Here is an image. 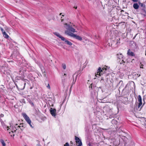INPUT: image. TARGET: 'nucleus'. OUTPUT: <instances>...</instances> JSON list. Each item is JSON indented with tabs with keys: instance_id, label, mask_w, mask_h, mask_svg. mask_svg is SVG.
I'll return each mask as SVG.
<instances>
[{
	"instance_id": "nucleus-1",
	"label": "nucleus",
	"mask_w": 146,
	"mask_h": 146,
	"mask_svg": "<svg viewBox=\"0 0 146 146\" xmlns=\"http://www.w3.org/2000/svg\"><path fill=\"white\" fill-rule=\"evenodd\" d=\"M65 33L66 34L70 36L75 38L81 41L82 40V38L80 36L77 35H76L72 33L69 32L68 31H65Z\"/></svg>"
},
{
	"instance_id": "nucleus-2",
	"label": "nucleus",
	"mask_w": 146,
	"mask_h": 146,
	"mask_svg": "<svg viewBox=\"0 0 146 146\" xmlns=\"http://www.w3.org/2000/svg\"><path fill=\"white\" fill-rule=\"evenodd\" d=\"M64 25H65V26H64V27L66 29H67V31H68L69 32H70V31L73 33H74L76 32L75 29L72 27L71 26H70L69 25H68L66 23L64 24Z\"/></svg>"
},
{
	"instance_id": "nucleus-3",
	"label": "nucleus",
	"mask_w": 146,
	"mask_h": 146,
	"mask_svg": "<svg viewBox=\"0 0 146 146\" xmlns=\"http://www.w3.org/2000/svg\"><path fill=\"white\" fill-rule=\"evenodd\" d=\"M22 115L23 116V117H24L25 119V120L27 121V122L30 125L31 127H33L32 126V125L31 124V121L29 117L25 113H23Z\"/></svg>"
},
{
	"instance_id": "nucleus-4",
	"label": "nucleus",
	"mask_w": 146,
	"mask_h": 146,
	"mask_svg": "<svg viewBox=\"0 0 146 146\" xmlns=\"http://www.w3.org/2000/svg\"><path fill=\"white\" fill-rule=\"evenodd\" d=\"M104 69H105V70H107V69L104 68H102V69L101 67H99L97 70V74H96L95 75L96 76V77H99L100 76H101V74L102 75L103 74L102 73V72H103V70H104Z\"/></svg>"
},
{
	"instance_id": "nucleus-5",
	"label": "nucleus",
	"mask_w": 146,
	"mask_h": 146,
	"mask_svg": "<svg viewBox=\"0 0 146 146\" xmlns=\"http://www.w3.org/2000/svg\"><path fill=\"white\" fill-rule=\"evenodd\" d=\"M75 140L76 143L78 144L77 146H81L82 145V143L81 140L78 137L76 136H75Z\"/></svg>"
},
{
	"instance_id": "nucleus-6",
	"label": "nucleus",
	"mask_w": 146,
	"mask_h": 146,
	"mask_svg": "<svg viewBox=\"0 0 146 146\" xmlns=\"http://www.w3.org/2000/svg\"><path fill=\"white\" fill-rule=\"evenodd\" d=\"M56 110L55 109H53L52 108H50V113L52 116L55 117L56 115Z\"/></svg>"
},
{
	"instance_id": "nucleus-7",
	"label": "nucleus",
	"mask_w": 146,
	"mask_h": 146,
	"mask_svg": "<svg viewBox=\"0 0 146 146\" xmlns=\"http://www.w3.org/2000/svg\"><path fill=\"white\" fill-rule=\"evenodd\" d=\"M26 84V82H25L24 83H22L19 85L20 89L21 90H22L24 89L25 88V85Z\"/></svg>"
},
{
	"instance_id": "nucleus-8",
	"label": "nucleus",
	"mask_w": 146,
	"mask_h": 146,
	"mask_svg": "<svg viewBox=\"0 0 146 146\" xmlns=\"http://www.w3.org/2000/svg\"><path fill=\"white\" fill-rule=\"evenodd\" d=\"M54 34L57 36L59 37L60 38H61V40H64V37L62 36L60 34L58 33H54Z\"/></svg>"
},
{
	"instance_id": "nucleus-9",
	"label": "nucleus",
	"mask_w": 146,
	"mask_h": 146,
	"mask_svg": "<svg viewBox=\"0 0 146 146\" xmlns=\"http://www.w3.org/2000/svg\"><path fill=\"white\" fill-rule=\"evenodd\" d=\"M121 84V86L119 87V88L122 89L123 90H124V89L125 88H125H123V82L122 80L120 81L119 83V84Z\"/></svg>"
},
{
	"instance_id": "nucleus-10",
	"label": "nucleus",
	"mask_w": 146,
	"mask_h": 146,
	"mask_svg": "<svg viewBox=\"0 0 146 146\" xmlns=\"http://www.w3.org/2000/svg\"><path fill=\"white\" fill-rule=\"evenodd\" d=\"M138 3L141 8V9H146V7L145 6V5L143 3H141L140 2H138Z\"/></svg>"
},
{
	"instance_id": "nucleus-11",
	"label": "nucleus",
	"mask_w": 146,
	"mask_h": 146,
	"mask_svg": "<svg viewBox=\"0 0 146 146\" xmlns=\"http://www.w3.org/2000/svg\"><path fill=\"white\" fill-rule=\"evenodd\" d=\"M62 40L64 41L67 44H68L69 45L71 46L72 44V42H70L68 41V40L64 38V40Z\"/></svg>"
},
{
	"instance_id": "nucleus-12",
	"label": "nucleus",
	"mask_w": 146,
	"mask_h": 146,
	"mask_svg": "<svg viewBox=\"0 0 146 146\" xmlns=\"http://www.w3.org/2000/svg\"><path fill=\"white\" fill-rule=\"evenodd\" d=\"M127 54L130 56H135V54L134 53L132 52L131 51L130 49H129L127 52Z\"/></svg>"
},
{
	"instance_id": "nucleus-13",
	"label": "nucleus",
	"mask_w": 146,
	"mask_h": 146,
	"mask_svg": "<svg viewBox=\"0 0 146 146\" xmlns=\"http://www.w3.org/2000/svg\"><path fill=\"white\" fill-rule=\"evenodd\" d=\"M67 75L66 74L64 73L62 76L61 77L62 79V82L63 83H64L65 82V77Z\"/></svg>"
},
{
	"instance_id": "nucleus-14",
	"label": "nucleus",
	"mask_w": 146,
	"mask_h": 146,
	"mask_svg": "<svg viewBox=\"0 0 146 146\" xmlns=\"http://www.w3.org/2000/svg\"><path fill=\"white\" fill-rule=\"evenodd\" d=\"M134 8L135 9H138L139 7V5L137 3H134L133 5Z\"/></svg>"
},
{
	"instance_id": "nucleus-15",
	"label": "nucleus",
	"mask_w": 146,
	"mask_h": 146,
	"mask_svg": "<svg viewBox=\"0 0 146 146\" xmlns=\"http://www.w3.org/2000/svg\"><path fill=\"white\" fill-rule=\"evenodd\" d=\"M141 10L142 14L144 16H145L146 15V11L145 10V9H141Z\"/></svg>"
},
{
	"instance_id": "nucleus-16",
	"label": "nucleus",
	"mask_w": 146,
	"mask_h": 146,
	"mask_svg": "<svg viewBox=\"0 0 146 146\" xmlns=\"http://www.w3.org/2000/svg\"><path fill=\"white\" fill-rule=\"evenodd\" d=\"M3 34V36L5 38H9V36L7 35V34L5 32H4Z\"/></svg>"
},
{
	"instance_id": "nucleus-17",
	"label": "nucleus",
	"mask_w": 146,
	"mask_h": 146,
	"mask_svg": "<svg viewBox=\"0 0 146 146\" xmlns=\"http://www.w3.org/2000/svg\"><path fill=\"white\" fill-rule=\"evenodd\" d=\"M117 57L119 59H120L121 58H122L123 57V55L121 54H117Z\"/></svg>"
},
{
	"instance_id": "nucleus-18",
	"label": "nucleus",
	"mask_w": 146,
	"mask_h": 146,
	"mask_svg": "<svg viewBox=\"0 0 146 146\" xmlns=\"http://www.w3.org/2000/svg\"><path fill=\"white\" fill-rule=\"evenodd\" d=\"M138 100L139 103L142 102V99L140 95H139Z\"/></svg>"
},
{
	"instance_id": "nucleus-19",
	"label": "nucleus",
	"mask_w": 146,
	"mask_h": 146,
	"mask_svg": "<svg viewBox=\"0 0 146 146\" xmlns=\"http://www.w3.org/2000/svg\"><path fill=\"white\" fill-rule=\"evenodd\" d=\"M19 74L20 75H22L23 74L22 68H21L19 70Z\"/></svg>"
},
{
	"instance_id": "nucleus-20",
	"label": "nucleus",
	"mask_w": 146,
	"mask_h": 146,
	"mask_svg": "<svg viewBox=\"0 0 146 146\" xmlns=\"http://www.w3.org/2000/svg\"><path fill=\"white\" fill-rule=\"evenodd\" d=\"M1 142L3 146H5L6 144L3 140H1Z\"/></svg>"
},
{
	"instance_id": "nucleus-21",
	"label": "nucleus",
	"mask_w": 146,
	"mask_h": 146,
	"mask_svg": "<svg viewBox=\"0 0 146 146\" xmlns=\"http://www.w3.org/2000/svg\"><path fill=\"white\" fill-rule=\"evenodd\" d=\"M62 67L64 69H66V65L64 64H63L62 65Z\"/></svg>"
},
{
	"instance_id": "nucleus-22",
	"label": "nucleus",
	"mask_w": 146,
	"mask_h": 146,
	"mask_svg": "<svg viewBox=\"0 0 146 146\" xmlns=\"http://www.w3.org/2000/svg\"><path fill=\"white\" fill-rule=\"evenodd\" d=\"M120 38H119L118 39H117V44H118V43H120Z\"/></svg>"
},
{
	"instance_id": "nucleus-23",
	"label": "nucleus",
	"mask_w": 146,
	"mask_h": 146,
	"mask_svg": "<svg viewBox=\"0 0 146 146\" xmlns=\"http://www.w3.org/2000/svg\"><path fill=\"white\" fill-rule=\"evenodd\" d=\"M142 102L139 103L138 107V108H139L142 105Z\"/></svg>"
},
{
	"instance_id": "nucleus-24",
	"label": "nucleus",
	"mask_w": 146,
	"mask_h": 146,
	"mask_svg": "<svg viewBox=\"0 0 146 146\" xmlns=\"http://www.w3.org/2000/svg\"><path fill=\"white\" fill-rule=\"evenodd\" d=\"M92 85H93L92 84H91L90 85V86L89 87L90 88H91L92 90Z\"/></svg>"
},
{
	"instance_id": "nucleus-25",
	"label": "nucleus",
	"mask_w": 146,
	"mask_h": 146,
	"mask_svg": "<svg viewBox=\"0 0 146 146\" xmlns=\"http://www.w3.org/2000/svg\"><path fill=\"white\" fill-rule=\"evenodd\" d=\"M0 29H1V31H2V33H3L4 32H5L4 31V30L2 28H1V27H0Z\"/></svg>"
},
{
	"instance_id": "nucleus-26",
	"label": "nucleus",
	"mask_w": 146,
	"mask_h": 146,
	"mask_svg": "<svg viewBox=\"0 0 146 146\" xmlns=\"http://www.w3.org/2000/svg\"><path fill=\"white\" fill-rule=\"evenodd\" d=\"M46 87L49 89H50V87L49 84H48V85L46 86Z\"/></svg>"
},
{
	"instance_id": "nucleus-27",
	"label": "nucleus",
	"mask_w": 146,
	"mask_h": 146,
	"mask_svg": "<svg viewBox=\"0 0 146 146\" xmlns=\"http://www.w3.org/2000/svg\"><path fill=\"white\" fill-rule=\"evenodd\" d=\"M64 146H69V145L68 143H66V144L64 145Z\"/></svg>"
},
{
	"instance_id": "nucleus-28",
	"label": "nucleus",
	"mask_w": 146,
	"mask_h": 146,
	"mask_svg": "<svg viewBox=\"0 0 146 146\" xmlns=\"http://www.w3.org/2000/svg\"><path fill=\"white\" fill-rule=\"evenodd\" d=\"M20 125H22V124H20ZM18 127H19V128H21V127H23V126L22 125V126L21 125H19L18 126Z\"/></svg>"
},
{
	"instance_id": "nucleus-29",
	"label": "nucleus",
	"mask_w": 146,
	"mask_h": 146,
	"mask_svg": "<svg viewBox=\"0 0 146 146\" xmlns=\"http://www.w3.org/2000/svg\"><path fill=\"white\" fill-rule=\"evenodd\" d=\"M133 2H136L138 1V0H132Z\"/></svg>"
},
{
	"instance_id": "nucleus-30",
	"label": "nucleus",
	"mask_w": 146,
	"mask_h": 146,
	"mask_svg": "<svg viewBox=\"0 0 146 146\" xmlns=\"http://www.w3.org/2000/svg\"><path fill=\"white\" fill-rule=\"evenodd\" d=\"M141 66H140V68H143V66H143V64H141Z\"/></svg>"
},
{
	"instance_id": "nucleus-31",
	"label": "nucleus",
	"mask_w": 146,
	"mask_h": 146,
	"mask_svg": "<svg viewBox=\"0 0 146 146\" xmlns=\"http://www.w3.org/2000/svg\"><path fill=\"white\" fill-rule=\"evenodd\" d=\"M8 62H13V60H11V61H8Z\"/></svg>"
},
{
	"instance_id": "nucleus-32",
	"label": "nucleus",
	"mask_w": 146,
	"mask_h": 146,
	"mask_svg": "<svg viewBox=\"0 0 146 146\" xmlns=\"http://www.w3.org/2000/svg\"><path fill=\"white\" fill-rule=\"evenodd\" d=\"M20 129H21V130H23V127H21L20 128Z\"/></svg>"
},
{
	"instance_id": "nucleus-33",
	"label": "nucleus",
	"mask_w": 146,
	"mask_h": 146,
	"mask_svg": "<svg viewBox=\"0 0 146 146\" xmlns=\"http://www.w3.org/2000/svg\"><path fill=\"white\" fill-rule=\"evenodd\" d=\"M23 81H24V82H25V81L26 80H26V79H23Z\"/></svg>"
},
{
	"instance_id": "nucleus-34",
	"label": "nucleus",
	"mask_w": 146,
	"mask_h": 146,
	"mask_svg": "<svg viewBox=\"0 0 146 146\" xmlns=\"http://www.w3.org/2000/svg\"><path fill=\"white\" fill-rule=\"evenodd\" d=\"M3 115H3V114H1V115H0V116H1V117H3Z\"/></svg>"
},
{
	"instance_id": "nucleus-35",
	"label": "nucleus",
	"mask_w": 146,
	"mask_h": 146,
	"mask_svg": "<svg viewBox=\"0 0 146 146\" xmlns=\"http://www.w3.org/2000/svg\"><path fill=\"white\" fill-rule=\"evenodd\" d=\"M62 17H61V21L62 22V21H64V19H62Z\"/></svg>"
},
{
	"instance_id": "nucleus-36",
	"label": "nucleus",
	"mask_w": 146,
	"mask_h": 146,
	"mask_svg": "<svg viewBox=\"0 0 146 146\" xmlns=\"http://www.w3.org/2000/svg\"><path fill=\"white\" fill-rule=\"evenodd\" d=\"M74 8H75L76 9L77 8V7H74Z\"/></svg>"
},
{
	"instance_id": "nucleus-37",
	"label": "nucleus",
	"mask_w": 146,
	"mask_h": 146,
	"mask_svg": "<svg viewBox=\"0 0 146 146\" xmlns=\"http://www.w3.org/2000/svg\"><path fill=\"white\" fill-rule=\"evenodd\" d=\"M9 126H7V127H6V128H9Z\"/></svg>"
},
{
	"instance_id": "nucleus-38",
	"label": "nucleus",
	"mask_w": 146,
	"mask_h": 146,
	"mask_svg": "<svg viewBox=\"0 0 146 146\" xmlns=\"http://www.w3.org/2000/svg\"><path fill=\"white\" fill-rule=\"evenodd\" d=\"M11 132L12 133H13V131H11Z\"/></svg>"
},
{
	"instance_id": "nucleus-39",
	"label": "nucleus",
	"mask_w": 146,
	"mask_h": 146,
	"mask_svg": "<svg viewBox=\"0 0 146 146\" xmlns=\"http://www.w3.org/2000/svg\"><path fill=\"white\" fill-rule=\"evenodd\" d=\"M145 128L146 129V124H145Z\"/></svg>"
},
{
	"instance_id": "nucleus-40",
	"label": "nucleus",
	"mask_w": 146,
	"mask_h": 146,
	"mask_svg": "<svg viewBox=\"0 0 146 146\" xmlns=\"http://www.w3.org/2000/svg\"><path fill=\"white\" fill-rule=\"evenodd\" d=\"M140 76V74L138 75V77H139Z\"/></svg>"
},
{
	"instance_id": "nucleus-41",
	"label": "nucleus",
	"mask_w": 146,
	"mask_h": 146,
	"mask_svg": "<svg viewBox=\"0 0 146 146\" xmlns=\"http://www.w3.org/2000/svg\"><path fill=\"white\" fill-rule=\"evenodd\" d=\"M9 129H7V131H9Z\"/></svg>"
},
{
	"instance_id": "nucleus-42",
	"label": "nucleus",
	"mask_w": 146,
	"mask_h": 146,
	"mask_svg": "<svg viewBox=\"0 0 146 146\" xmlns=\"http://www.w3.org/2000/svg\"><path fill=\"white\" fill-rule=\"evenodd\" d=\"M145 55L146 56V51L145 52Z\"/></svg>"
},
{
	"instance_id": "nucleus-43",
	"label": "nucleus",
	"mask_w": 146,
	"mask_h": 146,
	"mask_svg": "<svg viewBox=\"0 0 146 146\" xmlns=\"http://www.w3.org/2000/svg\"><path fill=\"white\" fill-rule=\"evenodd\" d=\"M61 14H62L61 13H60V15H61Z\"/></svg>"
},
{
	"instance_id": "nucleus-44",
	"label": "nucleus",
	"mask_w": 146,
	"mask_h": 146,
	"mask_svg": "<svg viewBox=\"0 0 146 146\" xmlns=\"http://www.w3.org/2000/svg\"><path fill=\"white\" fill-rule=\"evenodd\" d=\"M77 75H76V78H77Z\"/></svg>"
},
{
	"instance_id": "nucleus-45",
	"label": "nucleus",
	"mask_w": 146,
	"mask_h": 146,
	"mask_svg": "<svg viewBox=\"0 0 146 146\" xmlns=\"http://www.w3.org/2000/svg\"><path fill=\"white\" fill-rule=\"evenodd\" d=\"M122 61H123V62L124 63V62H124V61H123V60H122Z\"/></svg>"
},
{
	"instance_id": "nucleus-46",
	"label": "nucleus",
	"mask_w": 146,
	"mask_h": 146,
	"mask_svg": "<svg viewBox=\"0 0 146 146\" xmlns=\"http://www.w3.org/2000/svg\"><path fill=\"white\" fill-rule=\"evenodd\" d=\"M62 16H64V15H62Z\"/></svg>"
},
{
	"instance_id": "nucleus-47",
	"label": "nucleus",
	"mask_w": 146,
	"mask_h": 146,
	"mask_svg": "<svg viewBox=\"0 0 146 146\" xmlns=\"http://www.w3.org/2000/svg\"><path fill=\"white\" fill-rule=\"evenodd\" d=\"M17 54H19V53H18V52H17Z\"/></svg>"
},
{
	"instance_id": "nucleus-48",
	"label": "nucleus",
	"mask_w": 146,
	"mask_h": 146,
	"mask_svg": "<svg viewBox=\"0 0 146 146\" xmlns=\"http://www.w3.org/2000/svg\"><path fill=\"white\" fill-rule=\"evenodd\" d=\"M16 131V130H15V131H14V132H15Z\"/></svg>"
},
{
	"instance_id": "nucleus-49",
	"label": "nucleus",
	"mask_w": 146,
	"mask_h": 146,
	"mask_svg": "<svg viewBox=\"0 0 146 146\" xmlns=\"http://www.w3.org/2000/svg\"><path fill=\"white\" fill-rule=\"evenodd\" d=\"M70 142L71 143H72V141H71V142Z\"/></svg>"
},
{
	"instance_id": "nucleus-50",
	"label": "nucleus",
	"mask_w": 146,
	"mask_h": 146,
	"mask_svg": "<svg viewBox=\"0 0 146 146\" xmlns=\"http://www.w3.org/2000/svg\"><path fill=\"white\" fill-rule=\"evenodd\" d=\"M72 87V86H71V87L70 89Z\"/></svg>"
},
{
	"instance_id": "nucleus-51",
	"label": "nucleus",
	"mask_w": 146,
	"mask_h": 146,
	"mask_svg": "<svg viewBox=\"0 0 146 146\" xmlns=\"http://www.w3.org/2000/svg\"><path fill=\"white\" fill-rule=\"evenodd\" d=\"M134 60L133 59V60ZM132 60H132V61H131V62H132Z\"/></svg>"
},
{
	"instance_id": "nucleus-52",
	"label": "nucleus",
	"mask_w": 146,
	"mask_h": 146,
	"mask_svg": "<svg viewBox=\"0 0 146 146\" xmlns=\"http://www.w3.org/2000/svg\"><path fill=\"white\" fill-rule=\"evenodd\" d=\"M9 133H11V132H9Z\"/></svg>"
},
{
	"instance_id": "nucleus-53",
	"label": "nucleus",
	"mask_w": 146,
	"mask_h": 146,
	"mask_svg": "<svg viewBox=\"0 0 146 146\" xmlns=\"http://www.w3.org/2000/svg\"><path fill=\"white\" fill-rule=\"evenodd\" d=\"M11 135V136H12V134H10Z\"/></svg>"
},
{
	"instance_id": "nucleus-54",
	"label": "nucleus",
	"mask_w": 146,
	"mask_h": 146,
	"mask_svg": "<svg viewBox=\"0 0 146 146\" xmlns=\"http://www.w3.org/2000/svg\"><path fill=\"white\" fill-rule=\"evenodd\" d=\"M13 136H14V134H13Z\"/></svg>"
}]
</instances>
